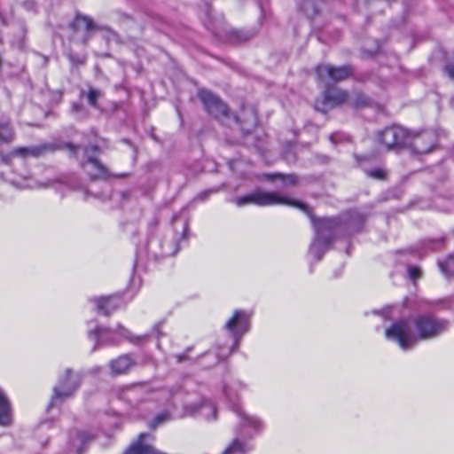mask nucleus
<instances>
[{
  "label": "nucleus",
  "mask_w": 454,
  "mask_h": 454,
  "mask_svg": "<svg viewBox=\"0 0 454 454\" xmlns=\"http://www.w3.org/2000/svg\"><path fill=\"white\" fill-rule=\"evenodd\" d=\"M115 332L121 338L128 340L133 344H138L144 340V337L134 336L128 329L121 325L117 326L116 330H112L110 328L102 326H96L94 329L88 331V337L90 340H95V344L91 351L94 352L102 346L118 345L121 340V338L114 336Z\"/></svg>",
  "instance_id": "6"
},
{
  "label": "nucleus",
  "mask_w": 454,
  "mask_h": 454,
  "mask_svg": "<svg viewBox=\"0 0 454 454\" xmlns=\"http://www.w3.org/2000/svg\"><path fill=\"white\" fill-rule=\"evenodd\" d=\"M82 149L79 145L73 144L71 142H60V143H43L32 146H20L14 148L9 156H3V161L6 164L9 163V157H40L47 153H53L56 151L66 150L68 152L69 156L77 158L78 152Z\"/></svg>",
  "instance_id": "4"
},
{
  "label": "nucleus",
  "mask_w": 454,
  "mask_h": 454,
  "mask_svg": "<svg viewBox=\"0 0 454 454\" xmlns=\"http://www.w3.org/2000/svg\"><path fill=\"white\" fill-rule=\"evenodd\" d=\"M332 242L329 238H323L315 233L309 247V253L317 262H319L322 260L325 252L330 248Z\"/></svg>",
  "instance_id": "24"
},
{
  "label": "nucleus",
  "mask_w": 454,
  "mask_h": 454,
  "mask_svg": "<svg viewBox=\"0 0 454 454\" xmlns=\"http://www.w3.org/2000/svg\"><path fill=\"white\" fill-rule=\"evenodd\" d=\"M159 222L157 218H153L148 225L149 239L147 242V247L145 251H137V260L143 257L145 254L149 258L157 259L159 257H166L175 255L179 251V240L181 239H186L188 233V223H183V231L181 237H178L176 233H170L165 235L163 238H156L153 236L154 230L156 229Z\"/></svg>",
  "instance_id": "2"
},
{
  "label": "nucleus",
  "mask_w": 454,
  "mask_h": 454,
  "mask_svg": "<svg viewBox=\"0 0 454 454\" xmlns=\"http://www.w3.org/2000/svg\"><path fill=\"white\" fill-rule=\"evenodd\" d=\"M90 301L95 304L98 313L105 316H109L116 309L124 306V302L119 295L94 297L90 299Z\"/></svg>",
  "instance_id": "17"
},
{
  "label": "nucleus",
  "mask_w": 454,
  "mask_h": 454,
  "mask_svg": "<svg viewBox=\"0 0 454 454\" xmlns=\"http://www.w3.org/2000/svg\"><path fill=\"white\" fill-rule=\"evenodd\" d=\"M330 139H331V141H332L333 143H334V135H331V136H330Z\"/></svg>",
  "instance_id": "51"
},
{
  "label": "nucleus",
  "mask_w": 454,
  "mask_h": 454,
  "mask_svg": "<svg viewBox=\"0 0 454 454\" xmlns=\"http://www.w3.org/2000/svg\"><path fill=\"white\" fill-rule=\"evenodd\" d=\"M246 440L247 438L242 437L239 433L236 434L235 438L223 451V454H247L250 450V447Z\"/></svg>",
  "instance_id": "26"
},
{
  "label": "nucleus",
  "mask_w": 454,
  "mask_h": 454,
  "mask_svg": "<svg viewBox=\"0 0 454 454\" xmlns=\"http://www.w3.org/2000/svg\"><path fill=\"white\" fill-rule=\"evenodd\" d=\"M355 159L358 163H360L361 161L369 160L370 157L368 155L355 154Z\"/></svg>",
  "instance_id": "46"
},
{
  "label": "nucleus",
  "mask_w": 454,
  "mask_h": 454,
  "mask_svg": "<svg viewBox=\"0 0 454 454\" xmlns=\"http://www.w3.org/2000/svg\"><path fill=\"white\" fill-rule=\"evenodd\" d=\"M270 181L279 179L285 186H295L298 184L299 178L295 174L284 175L281 173H274L266 176Z\"/></svg>",
  "instance_id": "28"
},
{
  "label": "nucleus",
  "mask_w": 454,
  "mask_h": 454,
  "mask_svg": "<svg viewBox=\"0 0 454 454\" xmlns=\"http://www.w3.org/2000/svg\"><path fill=\"white\" fill-rule=\"evenodd\" d=\"M450 105L454 109V96L450 98Z\"/></svg>",
  "instance_id": "49"
},
{
  "label": "nucleus",
  "mask_w": 454,
  "mask_h": 454,
  "mask_svg": "<svg viewBox=\"0 0 454 454\" xmlns=\"http://www.w3.org/2000/svg\"><path fill=\"white\" fill-rule=\"evenodd\" d=\"M316 108H317V110H321V111H323V112H326V109H319V106H318V105H317V104L316 105Z\"/></svg>",
  "instance_id": "50"
},
{
  "label": "nucleus",
  "mask_w": 454,
  "mask_h": 454,
  "mask_svg": "<svg viewBox=\"0 0 454 454\" xmlns=\"http://www.w3.org/2000/svg\"><path fill=\"white\" fill-rule=\"evenodd\" d=\"M199 98L207 112L215 118L225 116L228 113L226 105L215 94L207 90L199 91Z\"/></svg>",
  "instance_id": "13"
},
{
  "label": "nucleus",
  "mask_w": 454,
  "mask_h": 454,
  "mask_svg": "<svg viewBox=\"0 0 454 454\" xmlns=\"http://www.w3.org/2000/svg\"><path fill=\"white\" fill-rule=\"evenodd\" d=\"M438 266L442 273L447 278H454V255H449L445 261L439 262Z\"/></svg>",
  "instance_id": "30"
},
{
  "label": "nucleus",
  "mask_w": 454,
  "mask_h": 454,
  "mask_svg": "<svg viewBox=\"0 0 454 454\" xmlns=\"http://www.w3.org/2000/svg\"><path fill=\"white\" fill-rule=\"evenodd\" d=\"M86 96L89 105L94 108H98V100L102 97V91L90 87L89 88Z\"/></svg>",
  "instance_id": "33"
},
{
  "label": "nucleus",
  "mask_w": 454,
  "mask_h": 454,
  "mask_svg": "<svg viewBox=\"0 0 454 454\" xmlns=\"http://www.w3.org/2000/svg\"><path fill=\"white\" fill-rule=\"evenodd\" d=\"M96 435L89 431L76 430L70 434L69 445L75 454H83L86 447L95 440Z\"/></svg>",
  "instance_id": "18"
},
{
  "label": "nucleus",
  "mask_w": 454,
  "mask_h": 454,
  "mask_svg": "<svg viewBox=\"0 0 454 454\" xmlns=\"http://www.w3.org/2000/svg\"><path fill=\"white\" fill-rule=\"evenodd\" d=\"M340 274H338L337 272L335 273V278H338Z\"/></svg>",
  "instance_id": "55"
},
{
  "label": "nucleus",
  "mask_w": 454,
  "mask_h": 454,
  "mask_svg": "<svg viewBox=\"0 0 454 454\" xmlns=\"http://www.w3.org/2000/svg\"><path fill=\"white\" fill-rule=\"evenodd\" d=\"M153 331L155 332V333H156V335L158 337H160L162 334L160 330V325H159L154 326Z\"/></svg>",
  "instance_id": "48"
},
{
  "label": "nucleus",
  "mask_w": 454,
  "mask_h": 454,
  "mask_svg": "<svg viewBox=\"0 0 454 454\" xmlns=\"http://www.w3.org/2000/svg\"><path fill=\"white\" fill-rule=\"evenodd\" d=\"M88 163L94 168V171L89 172L91 180H108L111 177H123L126 176L125 174L114 175L110 173L104 164L91 156H88Z\"/></svg>",
  "instance_id": "23"
},
{
  "label": "nucleus",
  "mask_w": 454,
  "mask_h": 454,
  "mask_svg": "<svg viewBox=\"0 0 454 454\" xmlns=\"http://www.w3.org/2000/svg\"><path fill=\"white\" fill-rule=\"evenodd\" d=\"M136 363L132 356L125 354L109 362L111 374L114 376L126 374Z\"/></svg>",
  "instance_id": "20"
},
{
  "label": "nucleus",
  "mask_w": 454,
  "mask_h": 454,
  "mask_svg": "<svg viewBox=\"0 0 454 454\" xmlns=\"http://www.w3.org/2000/svg\"><path fill=\"white\" fill-rule=\"evenodd\" d=\"M215 405L206 398L200 399L197 403L185 405L184 408V416H200L207 420H211L215 419Z\"/></svg>",
  "instance_id": "15"
},
{
  "label": "nucleus",
  "mask_w": 454,
  "mask_h": 454,
  "mask_svg": "<svg viewBox=\"0 0 454 454\" xmlns=\"http://www.w3.org/2000/svg\"><path fill=\"white\" fill-rule=\"evenodd\" d=\"M366 175L373 179L384 180L387 177V172L383 168H377L365 171Z\"/></svg>",
  "instance_id": "36"
},
{
  "label": "nucleus",
  "mask_w": 454,
  "mask_h": 454,
  "mask_svg": "<svg viewBox=\"0 0 454 454\" xmlns=\"http://www.w3.org/2000/svg\"><path fill=\"white\" fill-rule=\"evenodd\" d=\"M71 114L78 120H82L88 117V112L82 103L73 102L71 106Z\"/></svg>",
  "instance_id": "34"
},
{
  "label": "nucleus",
  "mask_w": 454,
  "mask_h": 454,
  "mask_svg": "<svg viewBox=\"0 0 454 454\" xmlns=\"http://www.w3.org/2000/svg\"><path fill=\"white\" fill-rule=\"evenodd\" d=\"M251 314L246 310L236 309L232 317L225 323L224 329L233 339L231 352L238 349L242 337L250 330Z\"/></svg>",
  "instance_id": "9"
},
{
  "label": "nucleus",
  "mask_w": 454,
  "mask_h": 454,
  "mask_svg": "<svg viewBox=\"0 0 454 454\" xmlns=\"http://www.w3.org/2000/svg\"><path fill=\"white\" fill-rule=\"evenodd\" d=\"M84 95H85V92L83 90H82L80 96L83 97Z\"/></svg>",
  "instance_id": "53"
},
{
  "label": "nucleus",
  "mask_w": 454,
  "mask_h": 454,
  "mask_svg": "<svg viewBox=\"0 0 454 454\" xmlns=\"http://www.w3.org/2000/svg\"><path fill=\"white\" fill-rule=\"evenodd\" d=\"M341 222L343 232L352 234L360 231L365 222V216L362 213L353 210L348 212L347 216L341 218Z\"/></svg>",
  "instance_id": "21"
},
{
  "label": "nucleus",
  "mask_w": 454,
  "mask_h": 454,
  "mask_svg": "<svg viewBox=\"0 0 454 454\" xmlns=\"http://www.w3.org/2000/svg\"><path fill=\"white\" fill-rule=\"evenodd\" d=\"M348 95L347 91L337 87L328 86L324 90L322 104L325 107H334L343 103H348Z\"/></svg>",
  "instance_id": "19"
},
{
  "label": "nucleus",
  "mask_w": 454,
  "mask_h": 454,
  "mask_svg": "<svg viewBox=\"0 0 454 454\" xmlns=\"http://www.w3.org/2000/svg\"><path fill=\"white\" fill-rule=\"evenodd\" d=\"M67 58H68L69 61L72 63L73 66L83 65L85 63V60H86V57L85 56L74 55L73 53H69L67 55Z\"/></svg>",
  "instance_id": "39"
},
{
  "label": "nucleus",
  "mask_w": 454,
  "mask_h": 454,
  "mask_svg": "<svg viewBox=\"0 0 454 454\" xmlns=\"http://www.w3.org/2000/svg\"><path fill=\"white\" fill-rule=\"evenodd\" d=\"M444 70L449 77L454 78V64L453 63H448L444 67Z\"/></svg>",
  "instance_id": "45"
},
{
  "label": "nucleus",
  "mask_w": 454,
  "mask_h": 454,
  "mask_svg": "<svg viewBox=\"0 0 454 454\" xmlns=\"http://www.w3.org/2000/svg\"><path fill=\"white\" fill-rule=\"evenodd\" d=\"M217 192H219V188H212L203 191L196 196V200L200 201H205L211 194L216 193Z\"/></svg>",
  "instance_id": "40"
},
{
  "label": "nucleus",
  "mask_w": 454,
  "mask_h": 454,
  "mask_svg": "<svg viewBox=\"0 0 454 454\" xmlns=\"http://www.w3.org/2000/svg\"><path fill=\"white\" fill-rule=\"evenodd\" d=\"M231 36L236 42H245L249 39L250 35L247 33L234 30L231 32Z\"/></svg>",
  "instance_id": "42"
},
{
  "label": "nucleus",
  "mask_w": 454,
  "mask_h": 454,
  "mask_svg": "<svg viewBox=\"0 0 454 454\" xmlns=\"http://www.w3.org/2000/svg\"><path fill=\"white\" fill-rule=\"evenodd\" d=\"M12 424V411L10 402L0 388V426L10 427Z\"/></svg>",
  "instance_id": "25"
},
{
  "label": "nucleus",
  "mask_w": 454,
  "mask_h": 454,
  "mask_svg": "<svg viewBox=\"0 0 454 454\" xmlns=\"http://www.w3.org/2000/svg\"><path fill=\"white\" fill-rule=\"evenodd\" d=\"M89 150H91L92 152L95 153V152L98 151V146L97 145H91L90 147H85L84 148V153H85L86 155L88 154Z\"/></svg>",
  "instance_id": "47"
},
{
  "label": "nucleus",
  "mask_w": 454,
  "mask_h": 454,
  "mask_svg": "<svg viewBox=\"0 0 454 454\" xmlns=\"http://www.w3.org/2000/svg\"><path fill=\"white\" fill-rule=\"evenodd\" d=\"M411 130L400 125H391L380 129L376 134L377 141L387 151H396L407 146Z\"/></svg>",
  "instance_id": "8"
},
{
  "label": "nucleus",
  "mask_w": 454,
  "mask_h": 454,
  "mask_svg": "<svg viewBox=\"0 0 454 454\" xmlns=\"http://www.w3.org/2000/svg\"><path fill=\"white\" fill-rule=\"evenodd\" d=\"M348 103L354 108L364 107L370 104V98L362 92H355L348 97Z\"/></svg>",
  "instance_id": "29"
},
{
  "label": "nucleus",
  "mask_w": 454,
  "mask_h": 454,
  "mask_svg": "<svg viewBox=\"0 0 454 454\" xmlns=\"http://www.w3.org/2000/svg\"><path fill=\"white\" fill-rule=\"evenodd\" d=\"M192 350V347L187 348L184 353L176 355V359L178 363H183L189 360V352Z\"/></svg>",
  "instance_id": "44"
},
{
  "label": "nucleus",
  "mask_w": 454,
  "mask_h": 454,
  "mask_svg": "<svg viewBox=\"0 0 454 454\" xmlns=\"http://www.w3.org/2000/svg\"><path fill=\"white\" fill-rule=\"evenodd\" d=\"M25 37L26 30L24 27H20L19 37L12 41V45L16 48L22 50L25 47Z\"/></svg>",
  "instance_id": "37"
},
{
  "label": "nucleus",
  "mask_w": 454,
  "mask_h": 454,
  "mask_svg": "<svg viewBox=\"0 0 454 454\" xmlns=\"http://www.w3.org/2000/svg\"><path fill=\"white\" fill-rule=\"evenodd\" d=\"M411 320L414 332L406 319L395 321L385 332L386 338L396 342L403 350L413 348L418 340L439 338L448 332L450 325L448 319L430 312L415 315Z\"/></svg>",
  "instance_id": "1"
},
{
  "label": "nucleus",
  "mask_w": 454,
  "mask_h": 454,
  "mask_svg": "<svg viewBox=\"0 0 454 454\" xmlns=\"http://www.w3.org/2000/svg\"><path fill=\"white\" fill-rule=\"evenodd\" d=\"M352 72V67L349 65L334 67L328 64H321L316 67V73L319 81L329 79L334 82H339L350 77Z\"/></svg>",
  "instance_id": "12"
},
{
  "label": "nucleus",
  "mask_w": 454,
  "mask_h": 454,
  "mask_svg": "<svg viewBox=\"0 0 454 454\" xmlns=\"http://www.w3.org/2000/svg\"><path fill=\"white\" fill-rule=\"evenodd\" d=\"M153 438V435L142 433L138 435L137 441L132 443L123 454H166L155 450L152 445L144 442L145 438Z\"/></svg>",
  "instance_id": "22"
},
{
  "label": "nucleus",
  "mask_w": 454,
  "mask_h": 454,
  "mask_svg": "<svg viewBox=\"0 0 454 454\" xmlns=\"http://www.w3.org/2000/svg\"><path fill=\"white\" fill-rule=\"evenodd\" d=\"M299 8L309 18L317 13V0H300Z\"/></svg>",
  "instance_id": "31"
},
{
  "label": "nucleus",
  "mask_w": 454,
  "mask_h": 454,
  "mask_svg": "<svg viewBox=\"0 0 454 454\" xmlns=\"http://www.w3.org/2000/svg\"><path fill=\"white\" fill-rule=\"evenodd\" d=\"M234 119L245 136L252 133L258 123L256 110L252 106H242Z\"/></svg>",
  "instance_id": "14"
},
{
  "label": "nucleus",
  "mask_w": 454,
  "mask_h": 454,
  "mask_svg": "<svg viewBox=\"0 0 454 454\" xmlns=\"http://www.w3.org/2000/svg\"><path fill=\"white\" fill-rule=\"evenodd\" d=\"M307 207L309 209L308 211H302L309 215L316 234L322 236L323 238H329L331 241H333L336 235L343 231L341 218L324 217L316 219L313 215H311L310 208L308 206Z\"/></svg>",
  "instance_id": "10"
},
{
  "label": "nucleus",
  "mask_w": 454,
  "mask_h": 454,
  "mask_svg": "<svg viewBox=\"0 0 454 454\" xmlns=\"http://www.w3.org/2000/svg\"><path fill=\"white\" fill-rule=\"evenodd\" d=\"M22 6L28 12L35 13L37 12V4L34 0H25Z\"/></svg>",
  "instance_id": "43"
},
{
  "label": "nucleus",
  "mask_w": 454,
  "mask_h": 454,
  "mask_svg": "<svg viewBox=\"0 0 454 454\" xmlns=\"http://www.w3.org/2000/svg\"><path fill=\"white\" fill-rule=\"evenodd\" d=\"M169 418V415L167 413H161L157 415L149 424L151 428H155L158 425L167 421Z\"/></svg>",
  "instance_id": "38"
},
{
  "label": "nucleus",
  "mask_w": 454,
  "mask_h": 454,
  "mask_svg": "<svg viewBox=\"0 0 454 454\" xmlns=\"http://www.w3.org/2000/svg\"><path fill=\"white\" fill-rule=\"evenodd\" d=\"M232 202L238 207H244L248 204H254L260 207L287 205L295 207L301 210H309L307 205L301 201L290 199L278 192H269L261 190H257L248 194L237 197L232 200Z\"/></svg>",
  "instance_id": "3"
},
{
  "label": "nucleus",
  "mask_w": 454,
  "mask_h": 454,
  "mask_svg": "<svg viewBox=\"0 0 454 454\" xmlns=\"http://www.w3.org/2000/svg\"><path fill=\"white\" fill-rule=\"evenodd\" d=\"M407 271L409 278L414 282L420 277V270L416 266H408Z\"/></svg>",
  "instance_id": "41"
},
{
  "label": "nucleus",
  "mask_w": 454,
  "mask_h": 454,
  "mask_svg": "<svg viewBox=\"0 0 454 454\" xmlns=\"http://www.w3.org/2000/svg\"><path fill=\"white\" fill-rule=\"evenodd\" d=\"M443 241L441 239V240H438L437 241V245H441Z\"/></svg>",
  "instance_id": "54"
},
{
  "label": "nucleus",
  "mask_w": 454,
  "mask_h": 454,
  "mask_svg": "<svg viewBox=\"0 0 454 454\" xmlns=\"http://www.w3.org/2000/svg\"><path fill=\"white\" fill-rule=\"evenodd\" d=\"M212 12H213V10H212L211 6L207 4L206 10H205L206 19L204 20V24L208 30L216 34L217 27H216V25L215 24V18H213ZM215 20L217 22L221 21L220 19H215Z\"/></svg>",
  "instance_id": "32"
},
{
  "label": "nucleus",
  "mask_w": 454,
  "mask_h": 454,
  "mask_svg": "<svg viewBox=\"0 0 454 454\" xmlns=\"http://www.w3.org/2000/svg\"><path fill=\"white\" fill-rule=\"evenodd\" d=\"M223 392L226 398L231 403V409L239 419V425L235 431L236 434L239 433V435L247 439H251L260 434L263 429L262 421L256 416L247 414L238 403L237 396L232 395L230 388L224 387Z\"/></svg>",
  "instance_id": "5"
},
{
  "label": "nucleus",
  "mask_w": 454,
  "mask_h": 454,
  "mask_svg": "<svg viewBox=\"0 0 454 454\" xmlns=\"http://www.w3.org/2000/svg\"><path fill=\"white\" fill-rule=\"evenodd\" d=\"M436 136L433 131H411V137L407 144L414 153L426 154L436 146Z\"/></svg>",
  "instance_id": "11"
},
{
  "label": "nucleus",
  "mask_w": 454,
  "mask_h": 454,
  "mask_svg": "<svg viewBox=\"0 0 454 454\" xmlns=\"http://www.w3.org/2000/svg\"><path fill=\"white\" fill-rule=\"evenodd\" d=\"M82 380V375L80 372H74L70 368L66 369L64 374L59 378L58 383L53 387V394L48 408L56 406L72 397L79 388Z\"/></svg>",
  "instance_id": "7"
},
{
  "label": "nucleus",
  "mask_w": 454,
  "mask_h": 454,
  "mask_svg": "<svg viewBox=\"0 0 454 454\" xmlns=\"http://www.w3.org/2000/svg\"><path fill=\"white\" fill-rule=\"evenodd\" d=\"M15 132L9 121H0V145L10 144L14 140Z\"/></svg>",
  "instance_id": "27"
},
{
  "label": "nucleus",
  "mask_w": 454,
  "mask_h": 454,
  "mask_svg": "<svg viewBox=\"0 0 454 454\" xmlns=\"http://www.w3.org/2000/svg\"><path fill=\"white\" fill-rule=\"evenodd\" d=\"M81 167H82V168H86L85 163L82 162V163H81Z\"/></svg>",
  "instance_id": "52"
},
{
  "label": "nucleus",
  "mask_w": 454,
  "mask_h": 454,
  "mask_svg": "<svg viewBox=\"0 0 454 454\" xmlns=\"http://www.w3.org/2000/svg\"><path fill=\"white\" fill-rule=\"evenodd\" d=\"M454 304V297L449 296L433 301L430 305L441 309H450Z\"/></svg>",
  "instance_id": "35"
},
{
  "label": "nucleus",
  "mask_w": 454,
  "mask_h": 454,
  "mask_svg": "<svg viewBox=\"0 0 454 454\" xmlns=\"http://www.w3.org/2000/svg\"><path fill=\"white\" fill-rule=\"evenodd\" d=\"M69 27L74 33L83 31L84 35L81 40L82 44H87L91 35L98 29L93 20L87 15L77 12L73 21L69 24Z\"/></svg>",
  "instance_id": "16"
}]
</instances>
